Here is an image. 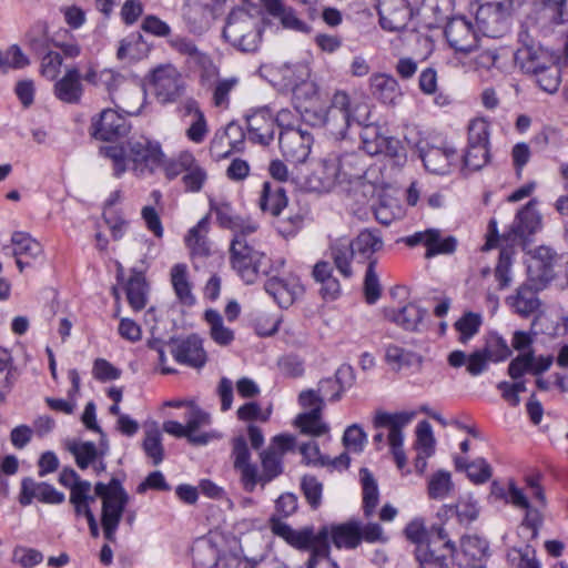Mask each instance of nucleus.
I'll return each mask as SVG.
<instances>
[{
	"mask_svg": "<svg viewBox=\"0 0 568 568\" xmlns=\"http://www.w3.org/2000/svg\"><path fill=\"white\" fill-rule=\"evenodd\" d=\"M99 153L112 162L113 175L118 179L129 170L136 178L151 176L165 158L161 144L144 135L121 144L101 146Z\"/></svg>",
	"mask_w": 568,
	"mask_h": 568,
	"instance_id": "nucleus-1",
	"label": "nucleus"
},
{
	"mask_svg": "<svg viewBox=\"0 0 568 568\" xmlns=\"http://www.w3.org/2000/svg\"><path fill=\"white\" fill-rule=\"evenodd\" d=\"M552 257L554 254L549 248L540 247L538 256L532 257L528 265L527 281L516 290L513 296L507 298L509 306L521 317H528L539 308L540 301L537 294L555 276Z\"/></svg>",
	"mask_w": 568,
	"mask_h": 568,
	"instance_id": "nucleus-2",
	"label": "nucleus"
},
{
	"mask_svg": "<svg viewBox=\"0 0 568 568\" xmlns=\"http://www.w3.org/2000/svg\"><path fill=\"white\" fill-rule=\"evenodd\" d=\"M383 240L377 230L365 229L352 241L337 240L331 245V256L337 271L346 278L353 276L351 261L367 265L376 261V253L383 248Z\"/></svg>",
	"mask_w": 568,
	"mask_h": 568,
	"instance_id": "nucleus-3",
	"label": "nucleus"
},
{
	"mask_svg": "<svg viewBox=\"0 0 568 568\" xmlns=\"http://www.w3.org/2000/svg\"><path fill=\"white\" fill-rule=\"evenodd\" d=\"M369 105L345 91H336L324 116V125L337 139H345L353 125L369 126Z\"/></svg>",
	"mask_w": 568,
	"mask_h": 568,
	"instance_id": "nucleus-4",
	"label": "nucleus"
},
{
	"mask_svg": "<svg viewBox=\"0 0 568 568\" xmlns=\"http://www.w3.org/2000/svg\"><path fill=\"white\" fill-rule=\"evenodd\" d=\"M420 568H462L455 542L450 539L443 520L433 524L428 538L415 549Z\"/></svg>",
	"mask_w": 568,
	"mask_h": 568,
	"instance_id": "nucleus-5",
	"label": "nucleus"
},
{
	"mask_svg": "<svg viewBox=\"0 0 568 568\" xmlns=\"http://www.w3.org/2000/svg\"><path fill=\"white\" fill-rule=\"evenodd\" d=\"M223 38L241 52H255L262 41L260 20L244 9L233 10L223 28Z\"/></svg>",
	"mask_w": 568,
	"mask_h": 568,
	"instance_id": "nucleus-6",
	"label": "nucleus"
},
{
	"mask_svg": "<svg viewBox=\"0 0 568 568\" xmlns=\"http://www.w3.org/2000/svg\"><path fill=\"white\" fill-rule=\"evenodd\" d=\"M270 262L265 253L255 250L247 242L231 241L230 263L245 284L255 283L260 274L270 275L273 272Z\"/></svg>",
	"mask_w": 568,
	"mask_h": 568,
	"instance_id": "nucleus-7",
	"label": "nucleus"
},
{
	"mask_svg": "<svg viewBox=\"0 0 568 568\" xmlns=\"http://www.w3.org/2000/svg\"><path fill=\"white\" fill-rule=\"evenodd\" d=\"M537 26L529 29L523 26L518 33L519 47L515 52V63L519 69L528 75L536 73L546 63H550L556 57L549 50L545 49L532 36L531 31L536 30Z\"/></svg>",
	"mask_w": 568,
	"mask_h": 568,
	"instance_id": "nucleus-8",
	"label": "nucleus"
},
{
	"mask_svg": "<svg viewBox=\"0 0 568 568\" xmlns=\"http://www.w3.org/2000/svg\"><path fill=\"white\" fill-rule=\"evenodd\" d=\"M271 525L272 531L276 536L282 537L287 544L296 549L311 552L306 562V568L317 567V562L321 558H324V554L320 551L322 540L318 537V532H314L313 527L308 526L300 530H295L286 523L274 517L271 519Z\"/></svg>",
	"mask_w": 568,
	"mask_h": 568,
	"instance_id": "nucleus-9",
	"label": "nucleus"
},
{
	"mask_svg": "<svg viewBox=\"0 0 568 568\" xmlns=\"http://www.w3.org/2000/svg\"><path fill=\"white\" fill-rule=\"evenodd\" d=\"M510 0H484L476 10L478 30L486 37L500 38L508 30Z\"/></svg>",
	"mask_w": 568,
	"mask_h": 568,
	"instance_id": "nucleus-10",
	"label": "nucleus"
},
{
	"mask_svg": "<svg viewBox=\"0 0 568 568\" xmlns=\"http://www.w3.org/2000/svg\"><path fill=\"white\" fill-rule=\"evenodd\" d=\"M414 416V412L387 413L377 410L373 419L374 428H387L389 430L388 444L392 448L395 463L399 469H403L406 465V456L403 449L404 437L402 429L410 423Z\"/></svg>",
	"mask_w": 568,
	"mask_h": 568,
	"instance_id": "nucleus-11",
	"label": "nucleus"
},
{
	"mask_svg": "<svg viewBox=\"0 0 568 568\" xmlns=\"http://www.w3.org/2000/svg\"><path fill=\"white\" fill-rule=\"evenodd\" d=\"M361 521L351 519L342 524H332L323 526L318 530V537L322 540L321 552L324 558L329 556V541L337 549L353 550L362 544Z\"/></svg>",
	"mask_w": 568,
	"mask_h": 568,
	"instance_id": "nucleus-12",
	"label": "nucleus"
},
{
	"mask_svg": "<svg viewBox=\"0 0 568 568\" xmlns=\"http://www.w3.org/2000/svg\"><path fill=\"white\" fill-rule=\"evenodd\" d=\"M150 84L161 104L175 102L184 92L182 74L172 64L155 68L152 71Z\"/></svg>",
	"mask_w": 568,
	"mask_h": 568,
	"instance_id": "nucleus-13",
	"label": "nucleus"
},
{
	"mask_svg": "<svg viewBox=\"0 0 568 568\" xmlns=\"http://www.w3.org/2000/svg\"><path fill=\"white\" fill-rule=\"evenodd\" d=\"M131 131L126 113L114 109H104L93 116L90 125L91 135L101 141H113L125 136Z\"/></svg>",
	"mask_w": 568,
	"mask_h": 568,
	"instance_id": "nucleus-14",
	"label": "nucleus"
},
{
	"mask_svg": "<svg viewBox=\"0 0 568 568\" xmlns=\"http://www.w3.org/2000/svg\"><path fill=\"white\" fill-rule=\"evenodd\" d=\"M313 136L298 128L281 130L278 144L283 156L293 163H303L311 153Z\"/></svg>",
	"mask_w": 568,
	"mask_h": 568,
	"instance_id": "nucleus-15",
	"label": "nucleus"
},
{
	"mask_svg": "<svg viewBox=\"0 0 568 568\" xmlns=\"http://www.w3.org/2000/svg\"><path fill=\"white\" fill-rule=\"evenodd\" d=\"M268 276L264 288L282 308L291 306L304 291L300 278L293 274L280 276L277 271L273 270Z\"/></svg>",
	"mask_w": 568,
	"mask_h": 568,
	"instance_id": "nucleus-16",
	"label": "nucleus"
},
{
	"mask_svg": "<svg viewBox=\"0 0 568 568\" xmlns=\"http://www.w3.org/2000/svg\"><path fill=\"white\" fill-rule=\"evenodd\" d=\"M170 344V352L179 364L197 369L206 364L207 355L203 348V342L197 335L192 334L185 338H172Z\"/></svg>",
	"mask_w": 568,
	"mask_h": 568,
	"instance_id": "nucleus-17",
	"label": "nucleus"
},
{
	"mask_svg": "<svg viewBox=\"0 0 568 568\" xmlns=\"http://www.w3.org/2000/svg\"><path fill=\"white\" fill-rule=\"evenodd\" d=\"M444 34L449 47L456 52L468 53L477 48V33L465 17L452 18L445 27Z\"/></svg>",
	"mask_w": 568,
	"mask_h": 568,
	"instance_id": "nucleus-18",
	"label": "nucleus"
},
{
	"mask_svg": "<svg viewBox=\"0 0 568 568\" xmlns=\"http://www.w3.org/2000/svg\"><path fill=\"white\" fill-rule=\"evenodd\" d=\"M364 150L371 155L385 154L397 162L406 159L405 148L393 136L379 134L376 126H367L361 134Z\"/></svg>",
	"mask_w": 568,
	"mask_h": 568,
	"instance_id": "nucleus-19",
	"label": "nucleus"
},
{
	"mask_svg": "<svg viewBox=\"0 0 568 568\" xmlns=\"http://www.w3.org/2000/svg\"><path fill=\"white\" fill-rule=\"evenodd\" d=\"M403 241L410 247L424 245L426 247V258H430L439 254H450L456 250L457 245V241L454 236L442 237L440 231L436 229L415 232L414 234L406 236Z\"/></svg>",
	"mask_w": 568,
	"mask_h": 568,
	"instance_id": "nucleus-20",
	"label": "nucleus"
},
{
	"mask_svg": "<svg viewBox=\"0 0 568 568\" xmlns=\"http://www.w3.org/2000/svg\"><path fill=\"white\" fill-rule=\"evenodd\" d=\"M377 11L381 27L387 31L405 29L412 18L407 0H378Z\"/></svg>",
	"mask_w": 568,
	"mask_h": 568,
	"instance_id": "nucleus-21",
	"label": "nucleus"
},
{
	"mask_svg": "<svg viewBox=\"0 0 568 568\" xmlns=\"http://www.w3.org/2000/svg\"><path fill=\"white\" fill-rule=\"evenodd\" d=\"M33 499L43 504L60 505L64 503L65 495L48 483H38L31 477H26L21 480L19 503L29 506Z\"/></svg>",
	"mask_w": 568,
	"mask_h": 568,
	"instance_id": "nucleus-22",
	"label": "nucleus"
},
{
	"mask_svg": "<svg viewBox=\"0 0 568 568\" xmlns=\"http://www.w3.org/2000/svg\"><path fill=\"white\" fill-rule=\"evenodd\" d=\"M248 140L268 145L274 140L275 121L270 108L263 106L246 115Z\"/></svg>",
	"mask_w": 568,
	"mask_h": 568,
	"instance_id": "nucleus-23",
	"label": "nucleus"
},
{
	"mask_svg": "<svg viewBox=\"0 0 568 568\" xmlns=\"http://www.w3.org/2000/svg\"><path fill=\"white\" fill-rule=\"evenodd\" d=\"M84 93L82 73L77 65H67L64 74L54 82V97L67 104H79Z\"/></svg>",
	"mask_w": 568,
	"mask_h": 568,
	"instance_id": "nucleus-24",
	"label": "nucleus"
},
{
	"mask_svg": "<svg viewBox=\"0 0 568 568\" xmlns=\"http://www.w3.org/2000/svg\"><path fill=\"white\" fill-rule=\"evenodd\" d=\"M281 74L284 85L292 90L294 97L298 98L302 92L307 97L315 95V84L308 81L311 77L308 63L304 61L285 63L281 68Z\"/></svg>",
	"mask_w": 568,
	"mask_h": 568,
	"instance_id": "nucleus-25",
	"label": "nucleus"
},
{
	"mask_svg": "<svg viewBox=\"0 0 568 568\" xmlns=\"http://www.w3.org/2000/svg\"><path fill=\"white\" fill-rule=\"evenodd\" d=\"M262 470L255 464L253 481L245 483L244 490L253 493L260 485L264 488L284 471L283 458L274 449H264L260 454Z\"/></svg>",
	"mask_w": 568,
	"mask_h": 568,
	"instance_id": "nucleus-26",
	"label": "nucleus"
},
{
	"mask_svg": "<svg viewBox=\"0 0 568 568\" xmlns=\"http://www.w3.org/2000/svg\"><path fill=\"white\" fill-rule=\"evenodd\" d=\"M420 159L428 172L443 175L450 171L452 165L456 164L458 154L456 149L448 145H428L420 149Z\"/></svg>",
	"mask_w": 568,
	"mask_h": 568,
	"instance_id": "nucleus-27",
	"label": "nucleus"
},
{
	"mask_svg": "<svg viewBox=\"0 0 568 568\" xmlns=\"http://www.w3.org/2000/svg\"><path fill=\"white\" fill-rule=\"evenodd\" d=\"M265 12L274 20H277L284 29L301 33H308L311 27L301 18L296 11L284 3L283 0H260Z\"/></svg>",
	"mask_w": 568,
	"mask_h": 568,
	"instance_id": "nucleus-28",
	"label": "nucleus"
},
{
	"mask_svg": "<svg viewBox=\"0 0 568 568\" xmlns=\"http://www.w3.org/2000/svg\"><path fill=\"white\" fill-rule=\"evenodd\" d=\"M234 469L240 473L243 488L245 483L253 481L255 464L251 462V452L245 436L239 435L232 439V453Z\"/></svg>",
	"mask_w": 568,
	"mask_h": 568,
	"instance_id": "nucleus-29",
	"label": "nucleus"
},
{
	"mask_svg": "<svg viewBox=\"0 0 568 568\" xmlns=\"http://www.w3.org/2000/svg\"><path fill=\"white\" fill-rule=\"evenodd\" d=\"M102 499L101 525L104 538L111 542L115 541V534L122 519L125 506L129 500L115 498Z\"/></svg>",
	"mask_w": 568,
	"mask_h": 568,
	"instance_id": "nucleus-30",
	"label": "nucleus"
},
{
	"mask_svg": "<svg viewBox=\"0 0 568 568\" xmlns=\"http://www.w3.org/2000/svg\"><path fill=\"white\" fill-rule=\"evenodd\" d=\"M479 510L478 501L471 496H467L459 498L454 506L443 505L437 513V517L439 520H444L455 515L459 524L469 525L478 518Z\"/></svg>",
	"mask_w": 568,
	"mask_h": 568,
	"instance_id": "nucleus-31",
	"label": "nucleus"
},
{
	"mask_svg": "<svg viewBox=\"0 0 568 568\" xmlns=\"http://www.w3.org/2000/svg\"><path fill=\"white\" fill-rule=\"evenodd\" d=\"M385 318L389 322L395 323L405 331L415 332L418 331L425 315L426 310L420 308L418 305L409 303L402 308H386L384 311Z\"/></svg>",
	"mask_w": 568,
	"mask_h": 568,
	"instance_id": "nucleus-32",
	"label": "nucleus"
},
{
	"mask_svg": "<svg viewBox=\"0 0 568 568\" xmlns=\"http://www.w3.org/2000/svg\"><path fill=\"white\" fill-rule=\"evenodd\" d=\"M287 202L288 200L283 186L268 181L263 183L258 200L260 209L263 212H268L273 216H280L287 206Z\"/></svg>",
	"mask_w": 568,
	"mask_h": 568,
	"instance_id": "nucleus-33",
	"label": "nucleus"
},
{
	"mask_svg": "<svg viewBox=\"0 0 568 568\" xmlns=\"http://www.w3.org/2000/svg\"><path fill=\"white\" fill-rule=\"evenodd\" d=\"M447 362L454 368L466 366L468 374L478 376L488 369V363L490 361L481 349H476L469 355L463 351L456 349L449 353Z\"/></svg>",
	"mask_w": 568,
	"mask_h": 568,
	"instance_id": "nucleus-34",
	"label": "nucleus"
},
{
	"mask_svg": "<svg viewBox=\"0 0 568 568\" xmlns=\"http://www.w3.org/2000/svg\"><path fill=\"white\" fill-rule=\"evenodd\" d=\"M537 200H530L516 215L511 226L514 237L526 239L540 226V216L535 210Z\"/></svg>",
	"mask_w": 568,
	"mask_h": 568,
	"instance_id": "nucleus-35",
	"label": "nucleus"
},
{
	"mask_svg": "<svg viewBox=\"0 0 568 568\" xmlns=\"http://www.w3.org/2000/svg\"><path fill=\"white\" fill-rule=\"evenodd\" d=\"M372 94L385 104H393L402 92L397 80L386 73H375L369 79Z\"/></svg>",
	"mask_w": 568,
	"mask_h": 568,
	"instance_id": "nucleus-36",
	"label": "nucleus"
},
{
	"mask_svg": "<svg viewBox=\"0 0 568 568\" xmlns=\"http://www.w3.org/2000/svg\"><path fill=\"white\" fill-rule=\"evenodd\" d=\"M207 231V221L202 219L193 226L185 236V244L190 250L191 258L197 268V260H203L210 255V246L205 236Z\"/></svg>",
	"mask_w": 568,
	"mask_h": 568,
	"instance_id": "nucleus-37",
	"label": "nucleus"
},
{
	"mask_svg": "<svg viewBox=\"0 0 568 568\" xmlns=\"http://www.w3.org/2000/svg\"><path fill=\"white\" fill-rule=\"evenodd\" d=\"M124 290L129 305L133 311L139 312L146 306L148 285L142 272L132 270V274L125 284Z\"/></svg>",
	"mask_w": 568,
	"mask_h": 568,
	"instance_id": "nucleus-38",
	"label": "nucleus"
},
{
	"mask_svg": "<svg viewBox=\"0 0 568 568\" xmlns=\"http://www.w3.org/2000/svg\"><path fill=\"white\" fill-rule=\"evenodd\" d=\"M171 283L180 303L186 306L195 304L196 298L192 293V284L189 281L187 266L179 263L171 268Z\"/></svg>",
	"mask_w": 568,
	"mask_h": 568,
	"instance_id": "nucleus-39",
	"label": "nucleus"
},
{
	"mask_svg": "<svg viewBox=\"0 0 568 568\" xmlns=\"http://www.w3.org/2000/svg\"><path fill=\"white\" fill-rule=\"evenodd\" d=\"M64 448L74 457L77 466L82 470L97 462L101 452L93 442L77 439H67Z\"/></svg>",
	"mask_w": 568,
	"mask_h": 568,
	"instance_id": "nucleus-40",
	"label": "nucleus"
},
{
	"mask_svg": "<svg viewBox=\"0 0 568 568\" xmlns=\"http://www.w3.org/2000/svg\"><path fill=\"white\" fill-rule=\"evenodd\" d=\"M185 426L189 432V442L193 445H205L209 443V435L205 433L199 434L197 430L202 426L210 424V415L202 409L192 406L187 409L184 416Z\"/></svg>",
	"mask_w": 568,
	"mask_h": 568,
	"instance_id": "nucleus-41",
	"label": "nucleus"
},
{
	"mask_svg": "<svg viewBox=\"0 0 568 568\" xmlns=\"http://www.w3.org/2000/svg\"><path fill=\"white\" fill-rule=\"evenodd\" d=\"M358 160L357 154H344L338 159H328L323 162V170L327 184H334L336 181L345 180L355 175L348 170L353 163Z\"/></svg>",
	"mask_w": 568,
	"mask_h": 568,
	"instance_id": "nucleus-42",
	"label": "nucleus"
},
{
	"mask_svg": "<svg viewBox=\"0 0 568 568\" xmlns=\"http://www.w3.org/2000/svg\"><path fill=\"white\" fill-rule=\"evenodd\" d=\"M530 77L534 78L535 83L547 93L557 92L561 82V70L556 62V58L546 63L541 69L532 73Z\"/></svg>",
	"mask_w": 568,
	"mask_h": 568,
	"instance_id": "nucleus-43",
	"label": "nucleus"
},
{
	"mask_svg": "<svg viewBox=\"0 0 568 568\" xmlns=\"http://www.w3.org/2000/svg\"><path fill=\"white\" fill-rule=\"evenodd\" d=\"M363 488V511L365 517H371L379 501L377 483L367 468L359 470Z\"/></svg>",
	"mask_w": 568,
	"mask_h": 568,
	"instance_id": "nucleus-44",
	"label": "nucleus"
},
{
	"mask_svg": "<svg viewBox=\"0 0 568 568\" xmlns=\"http://www.w3.org/2000/svg\"><path fill=\"white\" fill-rule=\"evenodd\" d=\"M295 426L301 429V433L312 436H322L329 430L328 425L322 420L320 407L300 414L295 418Z\"/></svg>",
	"mask_w": 568,
	"mask_h": 568,
	"instance_id": "nucleus-45",
	"label": "nucleus"
},
{
	"mask_svg": "<svg viewBox=\"0 0 568 568\" xmlns=\"http://www.w3.org/2000/svg\"><path fill=\"white\" fill-rule=\"evenodd\" d=\"M195 566L201 568H216L220 564V550L211 540H200L192 549Z\"/></svg>",
	"mask_w": 568,
	"mask_h": 568,
	"instance_id": "nucleus-46",
	"label": "nucleus"
},
{
	"mask_svg": "<svg viewBox=\"0 0 568 568\" xmlns=\"http://www.w3.org/2000/svg\"><path fill=\"white\" fill-rule=\"evenodd\" d=\"M204 318L210 325L211 337L216 344L226 346L233 342L234 332L224 325L223 317L217 311L207 310Z\"/></svg>",
	"mask_w": 568,
	"mask_h": 568,
	"instance_id": "nucleus-47",
	"label": "nucleus"
},
{
	"mask_svg": "<svg viewBox=\"0 0 568 568\" xmlns=\"http://www.w3.org/2000/svg\"><path fill=\"white\" fill-rule=\"evenodd\" d=\"M488 542L478 536H464L460 540L462 555L465 557L464 562L484 561L488 556Z\"/></svg>",
	"mask_w": 568,
	"mask_h": 568,
	"instance_id": "nucleus-48",
	"label": "nucleus"
},
{
	"mask_svg": "<svg viewBox=\"0 0 568 568\" xmlns=\"http://www.w3.org/2000/svg\"><path fill=\"white\" fill-rule=\"evenodd\" d=\"M11 242L13 245L14 256L34 260L42 254V245L28 233L14 232L12 234Z\"/></svg>",
	"mask_w": 568,
	"mask_h": 568,
	"instance_id": "nucleus-49",
	"label": "nucleus"
},
{
	"mask_svg": "<svg viewBox=\"0 0 568 568\" xmlns=\"http://www.w3.org/2000/svg\"><path fill=\"white\" fill-rule=\"evenodd\" d=\"M385 359L394 369L399 371L404 367L419 365L420 356L414 352L406 351L397 345L390 344L386 347Z\"/></svg>",
	"mask_w": 568,
	"mask_h": 568,
	"instance_id": "nucleus-50",
	"label": "nucleus"
},
{
	"mask_svg": "<svg viewBox=\"0 0 568 568\" xmlns=\"http://www.w3.org/2000/svg\"><path fill=\"white\" fill-rule=\"evenodd\" d=\"M490 362L499 363L506 361L511 355V349L507 341L497 333H489L485 338V344L480 348Z\"/></svg>",
	"mask_w": 568,
	"mask_h": 568,
	"instance_id": "nucleus-51",
	"label": "nucleus"
},
{
	"mask_svg": "<svg viewBox=\"0 0 568 568\" xmlns=\"http://www.w3.org/2000/svg\"><path fill=\"white\" fill-rule=\"evenodd\" d=\"M142 448L154 466H158L163 462L164 447L162 445V434L158 427L153 426L145 430Z\"/></svg>",
	"mask_w": 568,
	"mask_h": 568,
	"instance_id": "nucleus-52",
	"label": "nucleus"
},
{
	"mask_svg": "<svg viewBox=\"0 0 568 568\" xmlns=\"http://www.w3.org/2000/svg\"><path fill=\"white\" fill-rule=\"evenodd\" d=\"M355 379L354 371L349 365H342L335 373V378L322 379V387L325 389L326 386H338L337 389L332 394L331 402H337L341 399L346 388L351 387Z\"/></svg>",
	"mask_w": 568,
	"mask_h": 568,
	"instance_id": "nucleus-53",
	"label": "nucleus"
},
{
	"mask_svg": "<svg viewBox=\"0 0 568 568\" xmlns=\"http://www.w3.org/2000/svg\"><path fill=\"white\" fill-rule=\"evenodd\" d=\"M541 9L539 11V20H545L550 24H560L565 21L566 16V0H539Z\"/></svg>",
	"mask_w": 568,
	"mask_h": 568,
	"instance_id": "nucleus-54",
	"label": "nucleus"
},
{
	"mask_svg": "<svg viewBox=\"0 0 568 568\" xmlns=\"http://www.w3.org/2000/svg\"><path fill=\"white\" fill-rule=\"evenodd\" d=\"M489 158V146L484 144L467 143L463 161L465 168L471 171H477L488 163Z\"/></svg>",
	"mask_w": 568,
	"mask_h": 568,
	"instance_id": "nucleus-55",
	"label": "nucleus"
},
{
	"mask_svg": "<svg viewBox=\"0 0 568 568\" xmlns=\"http://www.w3.org/2000/svg\"><path fill=\"white\" fill-rule=\"evenodd\" d=\"M507 557L513 568H540L536 550L530 545L510 549Z\"/></svg>",
	"mask_w": 568,
	"mask_h": 568,
	"instance_id": "nucleus-56",
	"label": "nucleus"
},
{
	"mask_svg": "<svg viewBox=\"0 0 568 568\" xmlns=\"http://www.w3.org/2000/svg\"><path fill=\"white\" fill-rule=\"evenodd\" d=\"M207 180L206 170L201 166L196 159L193 164L186 170L182 176V183L186 192L197 193L203 189L204 183Z\"/></svg>",
	"mask_w": 568,
	"mask_h": 568,
	"instance_id": "nucleus-57",
	"label": "nucleus"
},
{
	"mask_svg": "<svg viewBox=\"0 0 568 568\" xmlns=\"http://www.w3.org/2000/svg\"><path fill=\"white\" fill-rule=\"evenodd\" d=\"M28 57L19 45L13 44L6 52L0 50V72L7 73L10 69H22L29 64Z\"/></svg>",
	"mask_w": 568,
	"mask_h": 568,
	"instance_id": "nucleus-58",
	"label": "nucleus"
},
{
	"mask_svg": "<svg viewBox=\"0 0 568 568\" xmlns=\"http://www.w3.org/2000/svg\"><path fill=\"white\" fill-rule=\"evenodd\" d=\"M194 159L191 152L183 151L175 159L165 160L164 158L163 164L160 168H163L165 176L169 180H174L186 172L190 165L193 164Z\"/></svg>",
	"mask_w": 568,
	"mask_h": 568,
	"instance_id": "nucleus-59",
	"label": "nucleus"
},
{
	"mask_svg": "<svg viewBox=\"0 0 568 568\" xmlns=\"http://www.w3.org/2000/svg\"><path fill=\"white\" fill-rule=\"evenodd\" d=\"M452 489L453 483L448 471L438 470L428 481V496L432 499H444Z\"/></svg>",
	"mask_w": 568,
	"mask_h": 568,
	"instance_id": "nucleus-60",
	"label": "nucleus"
},
{
	"mask_svg": "<svg viewBox=\"0 0 568 568\" xmlns=\"http://www.w3.org/2000/svg\"><path fill=\"white\" fill-rule=\"evenodd\" d=\"M376 261L371 262L366 267L364 277V295L367 304H375L382 294V286L379 283L378 275L376 273Z\"/></svg>",
	"mask_w": 568,
	"mask_h": 568,
	"instance_id": "nucleus-61",
	"label": "nucleus"
},
{
	"mask_svg": "<svg viewBox=\"0 0 568 568\" xmlns=\"http://www.w3.org/2000/svg\"><path fill=\"white\" fill-rule=\"evenodd\" d=\"M467 143L484 144L489 146L490 123L484 118H475L467 126Z\"/></svg>",
	"mask_w": 568,
	"mask_h": 568,
	"instance_id": "nucleus-62",
	"label": "nucleus"
},
{
	"mask_svg": "<svg viewBox=\"0 0 568 568\" xmlns=\"http://www.w3.org/2000/svg\"><path fill=\"white\" fill-rule=\"evenodd\" d=\"M481 325V317L475 313H466L456 323L455 328L459 333V342L466 344L474 335H476Z\"/></svg>",
	"mask_w": 568,
	"mask_h": 568,
	"instance_id": "nucleus-63",
	"label": "nucleus"
},
{
	"mask_svg": "<svg viewBox=\"0 0 568 568\" xmlns=\"http://www.w3.org/2000/svg\"><path fill=\"white\" fill-rule=\"evenodd\" d=\"M301 489L310 506L317 509L322 504L323 484L313 475H304Z\"/></svg>",
	"mask_w": 568,
	"mask_h": 568,
	"instance_id": "nucleus-64",
	"label": "nucleus"
}]
</instances>
